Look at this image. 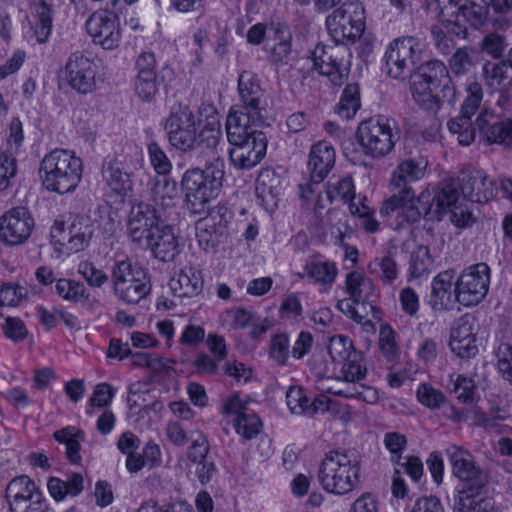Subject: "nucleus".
I'll list each match as a JSON object with an SVG mask.
<instances>
[{
  "label": "nucleus",
  "instance_id": "obj_48",
  "mask_svg": "<svg viewBox=\"0 0 512 512\" xmlns=\"http://www.w3.org/2000/svg\"><path fill=\"white\" fill-rule=\"evenodd\" d=\"M361 360L362 354L356 351L352 353L349 359L340 364L345 382L355 383L365 377L366 368L362 366Z\"/></svg>",
  "mask_w": 512,
  "mask_h": 512
},
{
  "label": "nucleus",
  "instance_id": "obj_20",
  "mask_svg": "<svg viewBox=\"0 0 512 512\" xmlns=\"http://www.w3.org/2000/svg\"><path fill=\"white\" fill-rule=\"evenodd\" d=\"M229 151L232 164L238 169H250L257 165L266 153V138L263 132L256 133Z\"/></svg>",
  "mask_w": 512,
  "mask_h": 512
},
{
  "label": "nucleus",
  "instance_id": "obj_38",
  "mask_svg": "<svg viewBox=\"0 0 512 512\" xmlns=\"http://www.w3.org/2000/svg\"><path fill=\"white\" fill-rule=\"evenodd\" d=\"M224 232V227L216 226L213 218H203L196 223V237L199 245L207 250L216 246Z\"/></svg>",
  "mask_w": 512,
  "mask_h": 512
},
{
  "label": "nucleus",
  "instance_id": "obj_23",
  "mask_svg": "<svg viewBox=\"0 0 512 512\" xmlns=\"http://www.w3.org/2000/svg\"><path fill=\"white\" fill-rule=\"evenodd\" d=\"M449 346L451 351L461 359L474 357L478 352V347L473 322L465 318L460 319L457 326L451 331Z\"/></svg>",
  "mask_w": 512,
  "mask_h": 512
},
{
  "label": "nucleus",
  "instance_id": "obj_32",
  "mask_svg": "<svg viewBox=\"0 0 512 512\" xmlns=\"http://www.w3.org/2000/svg\"><path fill=\"white\" fill-rule=\"evenodd\" d=\"M346 292L357 303H364L374 294L373 281L358 271H352L346 275Z\"/></svg>",
  "mask_w": 512,
  "mask_h": 512
},
{
  "label": "nucleus",
  "instance_id": "obj_39",
  "mask_svg": "<svg viewBox=\"0 0 512 512\" xmlns=\"http://www.w3.org/2000/svg\"><path fill=\"white\" fill-rule=\"evenodd\" d=\"M427 9L434 13L444 24H457L462 16V8L455 0H426Z\"/></svg>",
  "mask_w": 512,
  "mask_h": 512
},
{
  "label": "nucleus",
  "instance_id": "obj_56",
  "mask_svg": "<svg viewBox=\"0 0 512 512\" xmlns=\"http://www.w3.org/2000/svg\"><path fill=\"white\" fill-rule=\"evenodd\" d=\"M432 42L440 55L451 54L455 48V40L442 27L433 25L430 29Z\"/></svg>",
  "mask_w": 512,
  "mask_h": 512
},
{
  "label": "nucleus",
  "instance_id": "obj_62",
  "mask_svg": "<svg viewBox=\"0 0 512 512\" xmlns=\"http://www.w3.org/2000/svg\"><path fill=\"white\" fill-rule=\"evenodd\" d=\"M78 272L92 287L100 288L108 281V275L88 261L79 264Z\"/></svg>",
  "mask_w": 512,
  "mask_h": 512
},
{
  "label": "nucleus",
  "instance_id": "obj_2",
  "mask_svg": "<svg viewBox=\"0 0 512 512\" xmlns=\"http://www.w3.org/2000/svg\"><path fill=\"white\" fill-rule=\"evenodd\" d=\"M425 167L421 162L405 159L392 173L390 187L393 193L382 203L380 215L395 230L419 221L430 212L429 195L422 192L416 197L411 187L424 176Z\"/></svg>",
  "mask_w": 512,
  "mask_h": 512
},
{
  "label": "nucleus",
  "instance_id": "obj_24",
  "mask_svg": "<svg viewBox=\"0 0 512 512\" xmlns=\"http://www.w3.org/2000/svg\"><path fill=\"white\" fill-rule=\"evenodd\" d=\"M144 246L152 251L155 258L163 262L172 261L179 253L177 237L169 225L162 224Z\"/></svg>",
  "mask_w": 512,
  "mask_h": 512
},
{
  "label": "nucleus",
  "instance_id": "obj_52",
  "mask_svg": "<svg viewBox=\"0 0 512 512\" xmlns=\"http://www.w3.org/2000/svg\"><path fill=\"white\" fill-rule=\"evenodd\" d=\"M260 427L261 421L255 414L241 413L235 420L236 432L247 440L258 435Z\"/></svg>",
  "mask_w": 512,
  "mask_h": 512
},
{
  "label": "nucleus",
  "instance_id": "obj_60",
  "mask_svg": "<svg viewBox=\"0 0 512 512\" xmlns=\"http://www.w3.org/2000/svg\"><path fill=\"white\" fill-rule=\"evenodd\" d=\"M496 357L499 373L512 384V346L508 343L500 344L496 351Z\"/></svg>",
  "mask_w": 512,
  "mask_h": 512
},
{
  "label": "nucleus",
  "instance_id": "obj_6",
  "mask_svg": "<svg viewBox=\"0 0 512 512\" xmlns=\"http://www.w3.org/2000/svg\"><path fill=\"white\" fill-rule=\"evenodd\" d=\"M112 291L127 304H136L151 291L146 270L129 259L117 260L111 269Z\"/></svg>",
  "mask_w": 512,
  "mask_h": 512
},
{
  "label": "nucleus",
  "instance_id": "obj_64",
  "mask_svg": "<svg viewBox=\"0 0 512 512\" xmlns=\"http://www.w3.org/2000/svg\"><path fill=\"white\" fill-rule=\"evenodd\" d=\"M113 398V391L109 384L101 383L98 384L89 399V408L87 409V414L92 415L94 412V408L96 407H106L110 404Z\"/></svg>",
  "mask_w": 512,
  "mask_h": 512
},
{
  "label": "nucleus",
  "instance_id": "obj_57",
  "mask_svg": "<svg viewBox=\"0 0 512 512\" xmlns=\"http://www.w3.org/2000/svg\"><path fill=\"white\" fill-rule=\"evenodd\" d=\"M148 153L151 165L159 175L166 176L170 173L172 164L165 152L156 142H151L148 145Z\"/></svg>",
  "mask_w": 512,
  "mask_h": 512
},
{
  "label": "nucleus",
  "instance_id": "obj_15",
  "mask_svg": "<svg viewBox=\"0 0 512 512\" xmlns=\"http://www.w3.org/2000/svg\"><path fill=\"white\" fill-rule=\"evenodd\" d=\"M162 224V215L157 208L140 202L130 209L127 230L134 243L144 246Z\"/></svg>",
  "mask_w": 512,
  "mask_h": 512
},
{
  "label": "nucleus",
  "instance_id": "obj_10",
  "mask_svg": "<svg viewBox=\"0 0 512 512\" xmlns=\"http://www.w3.org/2000/svg\"><path fill=\"white\" fill-rule=\"evenodd\" d=\"M197 122L188 106H174L166 119L165 131L169 143L182 152L197 148Z\"/></svg>",
  "mask_w": 512,
  "mask_h": 512
},
{
  "label": "nucleus",
  "instance_id": "obj_34",
  "mask_svg": "<svg viewBox=\"0 0 512 512\" xmlns=\"http://www.w3.org/2000/svg\"><path fill=\"white\" fill-rule=\"evenodd\" d=\"M484 489L475 491L470 487H462L454 504V512H487L490 503L482 495Z\"/></svg>",
  "mask_w": 512,
  "mask_h": 512
},
{
  "label": "nucleus",
  "instance_id": "obj_43",
  "mask_svg": "<svg viewBox=\"0 0 512 512\" xmlns=\"http://www.w3.org/2000/svg\"><path fill=\"white\" fill-rule=\"evenodd\" d=\"M360 108L359 88L357 84H348L336 107L337 114L343 119L349 120L355 116Z\"/></svg>",
  "mask_w": 512,
  "mask_h": 512
},
{
  "label": "nucleus",
  "instance_id": "obj_31",
  "mask_svg": "<svg viewBox=\"0 0 512 512\" xmlns=\"http://www.w3.org/2000/svg\"><path fill=\"white\" fill-rule=\"evenodd\" d=\"M287 406L293 414H314L318 410H327V400L316 399L309 404V399L301 388H290L286 393Z\"/></svg>",
  "mask_w": 512,
  "mask_h": 512
},
{
  "label": "nucleus",
  "instance_id": "obj_25",
  "mask_svg": "<svg viewBox=\"0 0 512 512\" xmlns=\"http://www.w3.org/2000/svg\"><path fill=\"white\" fill-rule=\"evenodd\" d=\"M335 163V150L327 142L313 145L309 154L308 166L311 179L321 183Z\"/></svg>",
  "mask_w": 512,
  "mask_h": 512
},
{
  "label": "nucleus",
  "instance_id": "obj_1",
  "mask_svg": "<svg viewBox=\"0 0 512 512\" xmlns=\"http://www.w3.org/2000/svg\"><path fill=\"white\" fill-rule=\"evenodd\" d=\"M426 48L423 33L405 35L391 41L384 54L388 76L398 80L411 77L410 91L414 101L424 110L437 112L443 102L454 105L456 90L447 66L440 60L432 59L415 65Z\"/></svg>",
  "mask_w": 512,
  "mask_h": 512
},
{
  "label": "nucleus",
  "instance_id": "obj_50",
  "mask_svg": "<svg viewBox=\"0 0 512 512\" xmlns=\"http://www.w3.org/2000/svg\"><path fill=\"white\" fill-rule=\"evenodd\" d=\"M433 267V258L426 246H419L411 255V274L420 277L429 273Z\"/></svg>",
  "mask_w": 512,
  "mask_h": 512
},
{
  "label": "nucleus",
  "instance_id": "obj_58",
  "mask_svg": "<svg viewBox=\"0 0 512 512\" xmlns=\"http://www.w3.org/2000/svg\"><path fill=\"white\" fill-rule=\"evenodd\" d=\"M27 295L26 288L12 283L0 285V306H16Z\"/></svg>",
  "mask_w": 512,
  "mask_h": 512
},
{
  "label": "nucleus",
  "instance_id": "obj_14",
  "mask_svg": "<svg viewBox=\"0 0 512 512\" xmlns=\"http://www.w3.org/2000/svg\"><path fill=\"white\" fill-rule=\"evenodd\" d=\"M34 225L26 207L11 208L0 216V240L10 246L21 245L31 236Z\"/></svg>",
  "mask_w": 512,
  "mask_h": 512
},
{
  "label": "nucleus",
  "instance_id": "obj_49",
  "mask_svg": "<svg viewBox=\"0 0 512 512\" xmlns=\"http://www.w3.org/2000/svg\"><path fill=\"white\" fill-rule=\"evenodd\" d=\"M508 70L506 62H486L482 67V76L486 85L490 87L499 86L508 78Z\"/></svg>",
  "mask_w": 512,
  "mask_h": 512
},
{
  "label": "nucleus",
  "instance_id": "obj_53",
  "mask_svg": "<svg viewBox=\"0 0 512 512\" xmlns=\"http://www.w3.org/2000/svg\"><path fill=\"white\" fill-rule=\"evenodd\" d=\"M51 243L55 246L56 250L60 252H69V245L72 240V223L66 227L64 222L55 221L51 229Z\"/></svg>",
  "mask_w": 512,
  "mask_h": 512
},
{
  "label": "nucleus",
  "instance_id": "obj_12",
  "mask_svg": "<svg viewBox=\"0 0 512 512\" xmlns=\"http://www.w3.org/2000/svg\"><path fill=\"white\" fill-rule=\"evenodd\" d=\"M10 512H46L47 503L40 488L26 475L13 478L6 487Z\"/></svg>",
  "mask_w": 512,
  "mask_h": 512
},
{
  "label": "nucleus",
  "instance_id": "obj_7",
  "mask_svg": "<svg viewBox=\"0 0 512 512\" xmlns=\"http://www.w3.org/2000/svg\"><path fill=\"white\" fill-rule=\"evenodd\" d=\"M334 42L354 43L365 30V9L358 0H347L326 18Z\"/></svg>",
  "mask_w": 512,
  "mask_h": 512
},
{
  "label": "nucleus",
  "instance_id": "obj_27",
  "mask_svg": "<svg viewBox=\"0 0 512 512\" xmlns=\"http://www.w3.org/2000/svg\"><path fill=\"white\" fill-rule=\"evenodd\" d=\"M258 121L243 111L230 112L226 120L227 138L230 144L239 145L247 139H252L256 133L260 132L253 129L252 125Z\"/></svg>",
  "mask_w": 512,
  "mask_h": 512
},
{
  "label": "nucleus",
  "instance_id": "obj_19",
  "mask_svg": "<svg viewBox=\"0 0 512 512\" xmlns=\"http://www.w3.org/2000/svg\"><path fill=\"white\" fill-rule=\"evenodd\" d=\"M238 92L241 110L248 113L254 120L262 118V90L257 76L250 71H243L238 78Z\"/></svg>",
  "mask_w": 512,
  "mask_h": 512
},
{
  "label": "nucleus",
  "instance_id": "obj_42",
  "mask_svg": "<svg viewBox=\"0 0 512 512\" xmlns=\"http://www.w3.org/2000/svg\"><path fill=\"white\" fill-rule=\"evenodd\" d=\"M355 191L352 178L350 176L338 179L335 181L330 180L326 187V200L332 202L339 199L344 203L354 202Z\"/></svg>",
  "mask_w": 512,
  "mask_h": 512
},
{
  "label": "nucleus",
  "instance_id": "obj_36",
  "mask_svg": "<svg viewBox=\"0 0 512 512\" xmlns=\"http://www.w3.org/2000/svg\"><path fill=\"white\" fill-rule=\"evenodd\" d=\"M32 10L36 17L34 34L38 43H45L52 30V10L47 0H34Z\"/></svg>",
  "mask_w": 512,
  "mask_h": 512
},
{
  "label": "nucleus",
  "instance_id": "obj_55",
  "mask_svg": "<svg viewBox=\"0 0 512 512\" xmlns=\"http://www.w3.org/2000/svg\"><path fill=\"white\" fill-rule=\"evenodd\" d=\"M417 398L422 405L430 409H438L445 402L444 394L426 383L419 385Z\"/></svg>",
  "mask_w": 512,
  "mask_h": 512
},
{
  "label": "nucleus",
  "instance_id": "obj_30",
  "mask_svg": "<svg viewBox=\"0 0 512 512\" xmlns=\"http://www.w3.org/2000/svg\"><path fill=\"white\" fill-rule=\"evenodd\" d=\"M54 439L66 446V455L68 460L73 464H79L81 461L80 446L85 439L82 430L75 426H66L53 433Z\"/></svg>",
  "mask_w": 512,
  "mask_h": 512
},
{
  "label": "nucleus",
  "instance_id": "obj_11",
  "mask_svg": "<svg viewBox=\"0 0 512 512\" xmlns=\"http://www.w3.org/2000/svg\"><path fill=\"white\" fill-rule=\"evenodd\" d=\"M490 284V268L478 263L464 270L454 286L455 301L463 306H475L486 297Z\"/></svg>",
  "mask_w": 512,
  "mask_h": 512
},
{
  "label": "nucleus",
  "instance_id": "obj_26",
  "mask_svg": "<svg viewBox=\"0 0 512 512\" xmlns=\"http://www.w3.org/2000/svg\"><path fill=\"white\" fill-rule=\"evenodd\" d=\"M169 286L177 297H193L202 291L203 279L200 271L186 266L170 280Z\"/></svg>",
  "mask_w": 512,
  "mask_h": 512
},
{
  "label": "nucleus",
  "instance_id": "obj_61",
  "mask_svg": "<svg viewBox=\"0 0 512 512\" xmlns=\"http://www.w3.org/2000/svg\"><path fill=\"white\" fill-rule=\"evenodd\" d=\"M494 130L490 131L488 144H502L506 146L512 145V119H499Z\"/></svg>",
  "mask_w": 512,
  "mask_h": 512
},
{
  "label": "nucleus",
  "instance_id": "obj_54",
  "mask_svg": "<svg viewBox=\"0 0 512 512\" xmlns=\"http://www.w3.org/2000/svg\"><path fill=\"white\" fill-rule=\"evenodd\" d=\"M269 356L279 365H285L289 357V338L284 333L274 335L270 341Z\"/></svg>",
  "mask_w": 512,
  "mask_h": 512
},
{
  "label": "nucleus",
  "instance_id": "obj_3",
  "mask_svg": "<svg viewBox=\"0 0 512 512\" xmlns=\"http://www.w3.org/2000/svg\"><path fill=\"white\" fill-rule=\"evenodd\" d=\"M224 158L217 155L210 159L205 169H188L182 176L181 187L185 195L186 207L194 215L209 211V204L221 187L224 178Z\"/></svg>",
  "mask_w": 512,
  "mask_h": 512
},
{
  "label": "nucleus",
  "instance_id": "obj_22",
  "mask_svg": "<svg viewBox=\"0 0 512 512\" xmlns=\"http://www.w3.org/2000/svg\"><path fill=\"white\" fill-rule=\"evenodd\" d=\"M459 181L463 199L476 203H487L495 196V182L481 171L464 174Z\"/></svg>",
  "mask_w": 512,
  "mask_h": 512
},
{
  "label": "nucleus",
  "instance_id": "obj_17",
  "mask_svg": "<svg viewBox=\"0 0 512 512\" xmlns=\"http://www.w3.org/2000/svg\"><path fill=\"white\" fill-rule=\"evenodd\" d=\"M63 73L68 84L80 93L87 94L95 87V65L81 53L69 57Z\"/></svg>",
  "mask_w": 512,
  "mask_h": 512
},
{
  "label": "nucleus",
  "instance_id": "obj_59",
  "mask_svg": "<svg viewBox=\"0 0 512 512\" xmlns=\"http://www.w3.org/2000/svg\"><path fill=\"white\" fill-rule=\"evenodd\" d=\"M349 210L352 215H357L361 220V225L369 233H375L379 229V223L373 217V212L363 202L349 204Z\"/></svg>",
  "mask_w": 512,
  "mask_h": 512
},
{
  "label": "nucleus",
  "instance_id": "obj_45",
  "mask_svg": "<svg viewBox=\"0 0 512 512\" xmlns=\"http://www.w3.org/2000/svg\"><path fill=\"white\" fill-rule=\"evenodd\" d=\"M462 8V17L473 27L483 24L486 17V0H455Z\"/></svg>",
  "mask_w": 512,
  "mask_h": 512
},
{
  "label": "nucleus",
  "instance_id": "obj_41",
  "mask_svg": "<svg viewBox=\"0 0 512 512\" xmlns=\"http://www.w3.org/2000/svg\"><path fill=\"white\" fill-rule=\"evenodd\" d=\"M475 65V51L464 46L456 49L448 60V70L454 76H462L471 71Z\"/></svg>",
  "mask_w": 512,
  "mask_h": 512
},
{
  "label": "nucleus",
  "instance_id": "obj_16",
  "mask_svg": "<svg viewBox=\"0 0 512 512\" xmlns=\"http://www.w3.org/2000/svg\"><path fill=\"white\" fill-rule=\"evenodd\" d=\"M86 30L93 42L106 50L116 48L121 38L117 17L102 12H95L87 19Z\"/></svg>",
  "mask_w": 512,
  "mask_h": 512
},
{
  "label": "nucleus",
  "instance_id": "obj_35",
  "mask_svg": "<svg viewBox=\"0 0 512 512\" xmlns=\"http://www.w3.org/2000/svg\"><path fill=\"white\" fill-rule=\"evenodd\" d=\"M220 121L217 115H211L207 123L201 128V130L197 131V148H206L211 150L213 155L212 158L217 155H221L223 157V153H219L218 146L221 140V128Z\"/></svg>",
  "mask_w": 512,
  "mask_h": 512
},
{
  "label": "nucleus",
  "instance_id": "obj_37",
  "mask_svg": "<svg viewBox=\"0 0 512 512\" xmlns=\"http://www.w3.org/2000/svg\"><path fill=\"white\" fill-rule=\"evenodd\" d=\"M304 270L314 282L328 287L334 283L338 274L335 263L331 261L312 260L306 263Z\"/></svg>",
  "mask_w": 512,
  "mask_h": 512
},
{
  "label": "nucleus",
  "instance_id": "obj_63",
  "mask_svg": "<svg viewBox=\"0 0 512 512\" xmlns=\"http://www.w3.org/2000/svg\"><path fill=\"white\" fill-rule=\"evenodd\" d=\"M135 92L143 101H151L157 92L156 75L138 74Z\"/></svg>",
  "mask_w": 512,
  "mask_h": 512
},
{
  "label": "nucleus",
  "instance_id": "obj_13",
  "mask_svg": "<svg viewBox=\"0 0 512 512\" xmlns=\"http://www.w3.org/2000/svg\"><path fill=\"white\" fill-rule=\"evenodd\" d=\"M446 455L452 473L462 483V487H470L475 491L486 487L488 474L476 463L470 451L458 445H450Z\"/></svg>",
  "mask_w": 512,
  "mask_h": 512
},
{
  "label": "nucleus",
  "instance_id": "obj_51",
  "mask_svg": "<svg viewBox=\"0 0 512 512\" xmlns=\"http://www.w3.org/2000/svg\"><path fill=\"white\" fill-rule=\"evenodd\" d=\"M466 98L461 104L460 114L473 116L479 109L483 99V90L479 83L471 82L466 87Z\"/></svg>",
  "mask_w": 512,
  "mask_h": 512
},
{
  "label": "nucleus",
  "instance_id": "obj_44",
  "mask_svg": "<svg viewBox=\"0 0 512 512\" xmlns=\"http://www.w3.org/2000/svg\"><path fill=\"white\" fill-rule=\"evenodd\" d=\"M72 240L69 245V252L76 253L85 249L92 237V229L85 219L72 221Z\"/></svg>",
  "mask_w": 512,
  "mask_h": 512
},
{
  "label": "nucleus",
  "instance_id": "obj_28",
  "mask_svg": "<svg viewBox=\"0 0 512 512\" xmlns=\"http://www.w3.org/2000/svg\"><path fill=\"white\" fill-rule=\"evenodd\" d=\"M102 178L107 187L118 196L124 197L132 191V180L127 172L122 170L116 160L105 161L102 166Z\"/></svg>",
  "mask_w": 512,
  "mask_h": 512
},
{
  "label": "nucleus",
  "instance_id": "obj_40",
  "mask_svg": "<svg viewBox=\"0 0 512 512\" xmlns=\"http://www.w3.org/2000/svg\"><path fill=\"white\" fill-rule=\"evenodd\" d=\"M447 126L449 131L457 136L460 145L468 146L474 142L477 131L475 122L471 121V116L459 114L450 119Z\"/></svg>",
  "mask_w": 512,
  "mask_h": 512
},
{
  "label": "nucleus",
  "instance_id": "obj_4",
  "mask_svg": "<svg viewBox=\"0 0 512 512\" xmlns=\"http://www.w3.org/2000/svg\"><path fill=\"white\" fill-rule=\"evenodd\" d=\"M361 460L349 451H330L323 458L318 479L324 490L344 495L360 483Z\"/></svg>",
  "mask_w": 512,
  "mask_h": 512
},
{
  "label": "nucleus",
  "instance_id": "obj_33",
  "mask_svg": "<svg viewBox=\"0 0 512 512\" xmlns=\"http://www.w3.org/2000/svg\"><path fill=\"white\" fill-rule=\"evenodd\" d=\"M178 195L177 183L166 177L156 179L151 188V199L162 211L173 208Z\"/></svg>",
  "mask_w": 512,
  "mask_h": 512
},
{
  "label": "nucleus",
  "instance_id": "obj_8",
  "mask_svg": "<svg viewBox=\"0 0 512 512\" xmlns=\"http://www.w3.org/2000/svg\"><path fill=\"white\" fill-rule=\"evenodd\" d=\"M356 136L362 152L372 158L388 155L398 139L389 121L380 117L360 123Z\"/></svg>",
  "mask_w": 512,
  "mask_h": 512
},
{
  "label": "nucleus",
  "instance_id": "obj_9",
  "mask_svg": "<svg viewBox=\"0 0 512 512\" xmlns=\"http://www.w3.org/2000/svg\"><path fill=\"white\" fill-rule=\"evenodd\" d=\"M315 69L329 78L335 86H341L348 78L351 66V52L346 44L317 45L312 52Z\"/></svg>",
  "mask_w": 512,
  "mask_h": 512
},
{
  "label": "nucleus",
  "instance_id": "obj_29",
  "mask_svg": "<svg viewBox=\"0 0 512 512\" xmlns=\"http://www.w3.org/2000/svg\"><path fill=\"white\" fill-rule=\"evenodd\" d=\"M453 275L450 271H444L434 277L431 283L429 304L435 311L447 310L453 303L452 289Z\"/></svg>",
  "mask_w": 512,
  "mask_h": 512
},
{
  "label": "nucleus",
  "instance_id": "obj_21",
  "mask_svg": "<svg viewBox=\"0 0 512 512\" xmlns=\"http://www.w3.org/2000/svg\"><path fill=\"white\" fill-rule=\"evenodd\" d=\"M460 197H462V195L459 179H447L442 182L440 191L435 197V200L440 211L448 209L452 212L451 219L455 225L464 227L468 224L471 213L457 206Z\"/></svg>",
  "mask_w": 512,
  "mask_h": 512
},
{
  "label": "nucleus",
  "instance_id": "obj_46",
  "mask_svg": "<svg viewBox=\"0 0 512 512\" xmlns=\"http://www.w3.org/2000/svg\"><path fill=\"white\" fill-rule=\"evenodd\" d=\"M356 351L352 341L346 336H334L329 341L328 353L334 363L341 364Z\"/></svg>",
  "mask_w": 512,
  "mask_h": 512
},
{
  "label": "nucleus",
  "instance_id": "obj_47",
  "mask_svg": "<svg viewBox=\"0 0 512 512\" xmlns=\"http://www.w3.org/2000/svg\"><path fill=\"white\" fill-rule=\"evenodd\" d=\"M55 290L60 297L73 302H80L87 298L84 284L74 280L59 279L56 282Z\"/></svg>",
  "mask_w": 512,
  "mask_h": 512
},
{
  "label": "nucleus",
  "instance_id": "obj_18",
  "mask_svg": "<svg viewBox=\"0 0 512 512\" xmlns=\"http://www.w3.org/2000/svg\"><path fill=\"white\" fill-rule=\"evenodd\" d=\"M23 141L22 124L18 119H13L10 124V132L6 142V148H0V192L7 189L11 179L17 173L16 153Z\"/></svg>",
  "mask_w": 512,
  "mask_h": 512
},
{
  "label": "nucleus",
  "instance_id": "obj_5",
  "mask_svg": "<svg viewBox=\"0 0 512 512\" xmlns=\"http://www.w3.org/2000/svg\"><path fill=\"white\" fill-rule=\"evenodd\" d=\"M82 160L71 151L55 149L41 161L39 173L43 186L51 192H72L82 178Z\"/></svg>",
  "mask_w": 512,
  "mask_h": 512
}]
</instances>
